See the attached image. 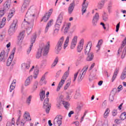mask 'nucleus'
I'll list each match as a JSON object with an SVG mask.
<instances>
[{
    "mask_svg": "<svg viewBox=\"0 0 126 126\" xmlns=\"http://www.w3.org/2000/svg\"><path fill=\"white\" fill-rule=\"evenodd\" d=\"M33 26L34 20H32V21L24 20V22L22 24V27H25V29L26 30L28 35H29V34H31V32H32V28H33Z\"/></svg>",
    "mask_w": 126,
    "mask_h": 126,
    "instance_id": "1",
    "label": "nucleus"
},
{
    "mask_svg": "<svg viewBox=\"0 0 126 126\" xmlns=\"http://www.w3.org/2000/svg\"><path fill=\"white\" fill-rule=\"evenodd\" d=\"M50 42H48L47 44L45 45L42 49H38V51L36 54V59H40L42 55V52H43V56L45 57L48 55L49 53V50H50Z\"/></svg>",
    "mask_w": 126,
    "mask_h": 126,
    "instance_id": "2",
    "label": "nucleus"
},
{
    "mask_svg": "<svg viewBox=\"0 0 126 126\" xmlns=\"http://www.w3.org/2000/svg\"><path fill=\"white\" fill-rule=\"evenodd\" d=\"M36 11L28 10L25 15V21H34V17L36 16Z\"/></svg>",
    "mask_w": 126,
    "mask_h": 126,
    "instance_id": "3",
    "label": "nucleus"
},
{
    "mask_svg": "<svg viewBox=\"0 0 126 126\" xmlns=\"http://www.w3.org/2000/svg\"><path fill=\"white\" fill-rule=\"evenodd\" d=\"M11 4V2L10 0H8L5 2L3 5V7L1 8L0 10V18L2 17L4 15V13L6 12L9 8H10V5Z\"/></svg>",
    "mask_w": 126,
    "mask_h": 126,
    "instance_id": "4",
    "label": "nucleus"
},
{
    "mask_svg": "<svg viewBox=\"0 0 126 126\" xmlns=\"http://www.w3.org/2000/svg\"><path fill=\"white\" fill-rule=\"evenodd\" d=\"M63 41H64V38L63 36H62L55 47V52L57 54H59L60 52L62 50V48H63Z\"/></svg>",
    "mask_w": 126,
    "mask_h": 126,
    "instance_id": "5",
    "label": "nucleus"
},
{
    "mask_svg": "<svg viewBox=\"0 0 126 126\" xmlns=\"http://www.w3.org/2000/svg\"><path fill=\"white\" fill-rule=\"evenodd\" d=\"M17 24V20L15 19L13 21V23L10 26V28L8 30V34L10 36L12 35H13L14 33H15V31L16 30V26Z\"/></svg>",
    "mask_w": 126,
    "mask_h": 126,
    "instance_id": "6",
    "label": "nucleus"
},
{
    "mask_svg": "<svg viewBox=\"0 0 126 126\" xmlns=\"http://www.w3.org/2000/svg\"><path fill=\"white\" fill-rule=\"evenodd\" d=\"M63 117L62 115H57L54 120V126H61L63 124Z\"/></svg>",
    "mask_w": 126,
    "mask_h": 126,
    "instance_id": "7",
    "label": "nucleus"
},
{
    "mask_svg": "<svg viewBox=\"0 0 126 126\" xmlns=\"http://www.w3.org/2000/svg\"><path fill=\"white\" fill-rule=\"evenodd\" d=\"M27 121H31V118L29 112L26 111L24 114V118L21 121V125L24 126Z\"/></svg>",
    "mask_w": 126,
    "mask_h": 126,
    "instance_id": "8",
    "label": "nucleus"
},
{
    "mask_svg": "<svg viewBox=\"0 0 126 126\" xmlns=\"http://www.w3.org/2000/svg\"><path fill=\"white\" fill-rule=\"evenodd\" d=\"M99 13H96L93 16V20H92V24L93 26L94 27L97 26V24H98V21H99Z\"/></svg>",
    "mask_w": 126,
    "mask_h": 126,
    "instance_id": "9",
    "label": "nucleus"
},
{
    "mask_svg": "<svg viewBox=\"0 0 126 126\" xmlns=\"http://www.w3.org/2000/svg\"><path fill=\"white\" fill-rule=\"evenodd\" d=\"M37 38V36L36 35V34L34 33V35L32 37L31 39V44L30 46V48L27 50V53L28 55H29L30 54V52H31V50H32V48L33 47V44L35 43V41H36V38Z\"/></svg>",
    "mask_w": 126,
    "mask_h": 126,
    "instance_id": "10",
    "label": "nucleus"
},
{
    "mask_svg": "<svg viewBox=\"0 0 126 126\" xmlns=\"http://www.w3.org/2000/svg\"><path fill=\"white\" fill-rule=\"evenodd\" d=\"M8 57V52L3 51L0 54V62H5L6 58Z\"/></svg>",
    "mask_w": 126,
    "mask_h": 126,
    "instance_id": "11",
    "label": "nucleus"
},
{
    "mask_svg": "<svg viewBox=\"0 0 126 126\" xmlns=\"http://www.w3.org/2000/svg\"><path fill=\"white\" fill-rule=\"evenodd\" d=\"M15 53V48H13L12 51L11 55L9 56V58L7 61V66H9L11 63H12V60H13V58L14 57V54Z\"/></svg>",
    "mask_w": 126,
    "mask_h": 126,
    "instance_id": "12",
    "label": "nucleus"
},
{
    "mask_svg": "<svg viewBox=\"0 0 126 126\" xmlns=\"http://www.w3.org/2000/svg\"><path fill=\"white\" fill-rule=\"evenodd\" d=\"M83 107V105H82V104H80V105H78L76 108V109L75 111V114L76 115L75 118L76 120L78 119L79 113H80V112H81V109H82Z\"/></svg>",
    "mask_w": 126,
    "mask_h": 126,
    "instance_id": "13",
    "label": "nucleus"
},
{
    "mask_svg": "<svg viewBox=\"0 0 126 126\" xmlns=\"http://www.w3.org/2000/svg\"><path fill=\"white\" fill-rule=\"evenodd\" d=\"M25 33V31H22L20 32L19 36H18V44L20 45L22 43V40L24 39V34Z\"/></svg>",
    "mask_w": 126,
    "mask_h": 126,
    "instance_id": "14",
    "label": "nucleus"
},
{
    "mask_svg": "<svg viewBox=\"0 0 126 126\" xmlns=\"http://www.w3.org/2000/svg\"><path fill=\"white\" fill-rule=\"evenodd\" d=\"M75 6V1L73 0V2L70 4L68 8V13H69V14H71V13H72V11H73V9H74Z\"/></svg>",
    "mask_w": 126,
    "mask_h": 126,
    "instance_id": "15",
    "label": "nucleus"
},
{
    "mask_svg": "<svg viewBox=\"0 0 126 126\" xmlns=\"http://www.w3.org/2000/svg\"><path fill=\"white\" fill-rule=\"evenodd\" d=\"M77 43V36H75L73 38L72 42L71 43L70 49H71V50H73V49L75 48V46H76Z\"/></svg>",
    "mask_w": 126,
    "mask_h": 126,
    "instance_id": "16",
    "label": "nucleus"
},
{
    "mask_svg": "<svg viewBox=\"0 0 126 126\" xmlns=\"http://www.w3.org/2000/svg\"><path fill=\"white\" fill-rule=\"evenodd\" d=\"M30 67V63H23L22 64V69L23 71L25 72L29 69Z\"/></svg>",
    "mask_w": 126,
    "mask_h": 126,
    "instance_id": "17",
    "label": "nucleus"
},
{
    "mask_svg": "<svg viewBox=\"0 0 126 126\" xmlns=\"http://www.w3.org/2000/svg\"><path fill=\"white\" fill-rule=\"evenodd\" d=\"M33 79V76L31 75L29 76L26 80L25 82V86H29L30 84H31V82Z\"/></svg>",
    "mask_w": 126,
    "mask_h": 126,
    "instance_id": "18",
    "label": "nucleus"
},
{
    "mask_svg": "<svg viewBox=\"0 0 126 126\" xmlns=\"http://www.w3.org/2000/svg\"><path fill=\"white\" fill-rule=\"evenodd\" d=\"M52 14V13L51 12H49L48 13H46L45 15L44 16L43 19L41 20V21H44V22H47L48 20H49V19L50 18V16H51Z\"/></svg>",
    "mask_w": 126,
    "mask_h": 126,
    "instance_id": "19",
    "label": "nucleus"
},
{
    "mask_svg": "<svg viewBox=\"0 0 126 126\" xmlns=\"http://www.w3.org/2000/svg\"><path fill=\"white\" fill-rule=\"evenodd\" d=\"M107 0H100L97 5L98 9H102V7H104V5H105V2H106Z\"/></svg>",
    "mask_w": 126,
    "mask_h": 126,
    "instance_id": "20",
    "label": "nucleus"
},
{
    "mask_svg": "<svg viewBox=\"0 0 126 126\" xmlns=\"http://www.w3.org/2000/svg\"><path fill=\"white\" fill-rule=\"evenodd\" d=\"M92 47V44L91 43H88L87 46L86 47V48L85 49V55H87L88 54H90V51H91V47Z\"/></svg>",
    "mask_w": 126,
    "mask_h": 126,
    "instance_id": "21",
    "label": "nucleus"
},
{
    "mask_svg": "<svg viewBox=\"0 0 126 126\" xmlns=\"http://www.w3.org/2000/svg\"><path fill=\"white\" fill-rule=\"evenodd\" d=\"M53 22H54V20L53 19L50 20L48 22L45 29V33H47V32H48V31L49 30V28L51 27V26L53 25Z\"/></svg>",
    "mask_w": 126,
    "mask_h": 126,
    "instance_id": "22",
    "label": "nucleus"
},
{
    "mask_svg": "<svg viewBox=\"0 0 126 126\" xmlns=\"http://www.w3.org/2000/svg\"><path fill=\"white\" fill-rule=\"evenodd\" d=\"M88 55L87 57V61L88 62H91V61L93 60V59H94V53H90L88 54H86Z\"/></svg>",
    "mask_w": 126,
    "mask_h": 126,
    "instance_id": "23",
    "label": "nucleus"
},
{
    "mask_svg": "<svg viewBox=\"0 0 126 126\" xmlns=\"http://www.w3.org/2000/svg\"><path fill=\"white\" fill-rule=\"evenodd\" d=\"M65 29L63 31V33L64 34H66L69 31V29L70 28V23H68L67 24L65 23Z\"/></svg>",
    "mask_w": 126,
    "mask_h": 126,
    "instance_id": "24",
    "label": "nucleus"
},
{
    "mask_svg": "<svg viewBox=\"0 0 126 126\" xmlns=\"http://www.w3.org/2000/svg\"><path fill=\"white\" fill-rule=\"evenodd\" d=\"M116 95V92L114 91V90H112L110 94L109 100L110 102H113L114 101V97Z\"/></svg>",
    "mask_w": 126,
    "mask_h": 126,
    "instance_id": "25",
    "label": "nucleus"
},
{
    "mask_svg": "<svg viewBox=\"0 0 126 126\" xmlns=\"http://www.w3.org/2000/svg\"><path fill=\"white\" fill-rule=\"evenodd\" d=\"M63 15L60 14L57 18L56 23H58V24H62V22H63Z\"/></svg>",
    "mask_w": 126,
    "mask_h": 126,
    "instance_id": "26",
    "label": "nucleus"
},
{
    "mask_svg": "<svg viewBox=\"0 0 126 126\" xmlns=\"http://www.w3.org/2000/svg\"><path fill=\"white\" fill-rule=\"evenodd\" d=\"M88 6V3H86L85 4L83 3L82 8V15H83V14H84V13L86 12V9L87 8Z\"/></svg>",
    "mask_w": 126,
    "mask_h": 126,
    "instance_id": "27",
    "label": "nucleus"
},
{
    "mask_svg": "<svg viewBox=\"0 0 126 126\" xmlns=\"http://www.w3.org/2000/svg\"><path fill=\"white\" fill-rule=\"evenodd\" d=\"M118 73H119V70H118V69L116 68L115 70L114 74L112 76V78L111 79L112 82H114V81H115V80L116 79V78H117V76L118 75Z\"/></svg>",
    "mask_w": 126,
    "mask_h": 126,
    "instance_id": "28",
    "label": "nucleus"
},
{
    "mask_svg": "<svg viewBox=\"0 0 126 126\" xmlns=\"http://www.w3.org/2000/svg\"><path fill=\"white\" fill-rule=\"evenodd\" d=\"M45 91H42L39 93V96L41 101H44V99H45Z\"/></svg>",
    "mask_w": 126,
    "mask_h": 126,
    "instance_id": "29",
    "label": "nucleus"
},
{
    "mask_svg": "<svg viewBox=\"0 0 126 126\" xmlns=\"http://www.w3.org/2000/svg\"><path fill=\"white\" fill-rule=\"evenodd\" d=\"M71 84V79L70 78L68 79L67 81L66 84L64 87V90H67V88L70 86V84Z\"/></svg>",
    "mask_w": 126,
    "mask_h": 126,
    "instance_id": "30",
    "label": "nucleus"
},
{
    "mask_svg": "<svg viewBox=\"0 0 126 126\" xmlns=\"http://www.w3.org/2000/svg\"><path fill=\"white\" fill-rule=\"evenodd\" d=\"M69 42V36H67V37H66V38L65 40V42L64 43V44H63V49H64V50H65L66 47L68 45Z\"/></svg>",
    "mask_w": 126,
    "mask_h": 126,
    "instance_id": "31",
    "label": "nucleus"
},
{
    "mask_svg": "<svg viewBox=\"0 0 126 126\" xmlns=\"http://www.w3.org/2000/svg\"><path fill=\"white\" fill-rule=\"evenodd\" d=\"M15 83H16V80H14L10 86V92H11L12 90H14L15 85L13 84H15Z\"/></svg>",
    "mask_w": 126,
    "mask_h": 126,
    "instance_id": "32",
    "label": "nucleus"
},
{
    "mask_svg": "<svg viewBox=\"0 0 126 126\" xmlns=\"http://www.w3.org/2000/svg\"><path fill=\"white\" fill-rule=\"evenodd\" d=\"M62 104H63V106L66 109V110H68V108H69V103L67 101H61Z\"/></svg>",
    "mask_w": 126,
    "mask_h": 126,
    "instance_id": "33",
    "label": "nucleus"
},
{
    "mask_svg": "<svg viewBox=\"0 0 126 126\" xmlns=\"http://www.w3.org/2000/svg\"><path fill=\"white\" fill-rule=\"evenodd\" d=\"M49 105L51 106V104H49V98H46L45 99L43 102V108H47V107H48Z\"/></svg>",
    "mask_w": 126,
    "mask_h": 126,
    "instance_id": "34",
    "label": "nucleus"
},
{
    "mask_svg": "<svg viewBox=\"0 0 126 126\" xmlns=\"http://www.w3.org/2000/svg\"><path fill=\"white\" fill-rule=\"evenodd\" d=\"M109 114H110V109L107 108L103 114V118H104V119H107V118L109 117Z\"/></svg>",
    "mask_w": 126,
    "mask_h": 126,
    "instance_id": "35",
    "label": "nucleus"
},
{
    "mask_svg": "<svg viewBox=\"0 0 126 126\" xmlns=\"http://www.w3.org/2000/svg\"><path fill=\"white\" fill-rule=\"evenodd\" d=\"M103 41L102 40V39H100L99 40L98 43L97 44V45H96V53H98V52H99V50H100V48H101V45H102V43Z\"/></svg>",
    "mask_w": 126,
    "mask_h": 126,
    "instance_id": "36",
    "label": "nucleus"
},
{
    "mask_svg": "<svg viewBox=\"0 0 126 126\" xmlns=\"http://www.w3.org/2000/svg\"><path fill=\"white\" fill-rule=\"evenodd\" d=\"M68 74H69L68 71H66L64 73L63 76L62 77L61 80H64V81L65 82V80L67 78L68 76Z\"/></svg>",
    "mask_w": 126,
    "mask_h": 126,
    "instance_id": "37",
    "label": "nucleus"
},
{
    "mask_svg": "<svg viewBox=\"0 0 126 126\" xmlns=\"http://www.w3.org/2000/svg\"><path fill=\"white\" fill-rule=\"evenodd\" d=\"M58 63H59V57H56L51 65V67L52 68L55 67V66L57 65V64Z\"/></svg>",
    "mask_w": 126,
    "mask_h": 126,
    "instance_id": "38",
    "label": "nucleus"
},
{
    "mask_svg": "<svg viewBox=\"0 0 126 126\" xmlns=\"http://www.w3.org/2000/svg\"><path fill=\"white\" fill-rule=\"evenodd\" d=\"M88 69V66H85L81 71V73H82V75H85L86 73V71Z\"/></svg>",
    "mask_w": 126,
    "mask_h": 126,
    "instance_id": "39",
    "label": "nucleus"
},
{
    "mask_svg": "<svg viewBox=\"0 0 126 126\" xmlns=\"http://www.w3.org/2000/svg\"><path fill=\"white\" fill-rule=\"evenodd\" d=\"M5 20H6V18H3L2 21L0 22V29L2 28L3 26H4V25L5 24Z\"/></svg>",
    "mask_w": 126,
    "mask_h": 126,
    "instance_id": "40",
    "label": "nucleus"
},
{
    "mask_svg": "<svg viewBox=\"0 0 126 126\" xmlns=\"http://www.w3.org/2000/svg\"><path fill=\"white\" fill-rule=\"evenodd\" d=\"M85 75H82V73L80 72V75L78 77V82H81L82 81V80L83 79V77H84Z\"/></svg>",
    "mask_w": 126,
    "mask_h": 126,
    "instance_id": "41",
    "label": "nucleus"
},
{
    "mask_svg": "<svg viewBox=\"0 0 126 126\" xmlns=\"http://www.w3.org/2000/svg\"><path fill=\"white\" fill-rule=\"evenodd\" d=\"M38 82L35 81L33 84V86L32 88V91H36V90L37 89V88H38Z\"/></svg>",
    "mask_w": 126,
    "mask_h": 126,
    "instance_id": "42",
    "label": "nucleus"
},
{
    "mask_svg": "<svg viewBox=\"0 0 126 126\" xmlns=\"http://www.w3.org/2000/svg\"><path fill=\"white\" fill-rule=\"evenodd\" d=\"M121 120H122V121H124V120L126 119V113L124 112L121 114L120 117Z\"/></svg>",
    "mask_w": 126,
    "mask_h": 126,
    "instance_id": "43",
    "label": "nucleus"
},
{
    "mask_svg": "<svg viewBox=\"0 0 126 126\" xmlns=\"http://www.w3.org/2000/svg\"><path fill=\"white\" fill-rule=\"evenodd\" d=\"M26 10H27V6L23 5L21 9V12H22V13H24Z\"/></svg>",
    "mask_w": 126,
    "mask_h": 126,
    "instance_id": "44",
    "label": "nucleus"
},
{
    "mask_svg": "<svg viewBox=\"0 0 126 126\" xmlns=\"http://www.w3.org/2000/svg\"><path fill=\"white\" fill-rule=\"evenodd\" d=\"M82 50H83V46L81 45H78L77 47V52L78 53H81Z\"/></svg>",
    "mask_w": 126,
    "mask_h": 126,
    "instance_id": "45",
    "label": "nucleus"
},
{
    "mask_svg": "<svg viewBox=\"0 0 126 126\" xmlns=\"http://www.w3.org/2000/svg\"><path fill=\"white\" fill-rule=\"evenodd\" d=\"M33 74H34L33 77L34 79H36V78H37V75L39 74V70L37 69H34Z\"/></svg>",
    "mask_w": 126,
    "mask_h": 126,
    "instance_id": "46",
    "label": "nucleus"
},
{
    "mask_svg": "<svg viewBox=\"0 0 126 126\" xmlns=\"http://www.w3.org/2000/svg\"><path fill=\"white\" fill-rule=\"evenodd\" d=\"M14 12H15V11H12L9 13L8 15V20L11 19V18L13 16V13H14Z\"/></svg>",
    "mask_w": 126,
    "mask_h": 126,
    "instance_id": "47",
    "label": "nucleus"
},
{
    "mask_svg": "<svg viewBox=\"0 0 126 126\" xmlns=\"http://www.w3.org/2000/svg\"><path fill=\"white\" fill-rule=\"evenodd\" d=\"M31 99H32V95H30L27 99V103L28 105L31 103Z\"/></svg>",
    "mask_w": 126,
    "mask_h": 126,
    "instance_id": "48",
    "label": "nucleus"
},
{
    "mask_svg": "<svg viewBox=\"0 0 126 126\" xmlns=\"http://www.w3.org/2000/svg\"><path fill=\"white\" fill-rule=\"evenodd\" d=\"M126 46L125 47L122 52V55L121 56L122 59H125V57H126Z\"/></svg>",
    "mask_w": 126,
    "mask_h": 126,
    "instance_id": "49",
    "label": "nucleus"
},
{
    "mask_svg": "<svg viewBox=\"0 0 126 126\" xmlns=\"http://www.w3.org/2000/svg\"><path fill=\"white\" fill-rule=\"evenodd\" d=\"M48 74V72H46L42 77L41 79H40V81L39 82V83H42L43 81L45 80V78L46 77V75Z\"/></svg>",
    "mask_w": 126,
    "mask_h": 126,
    "instance_id": "50",
    "label": "nucleus"
},
{
    "mask_svg": "<svg viewBox=\"0 0 126 126\" xmlns=\"http://www.w3.org/2000/svg\"><path fill=\"white\" fill-rule=\"evenodd\" d=\"M46 64H47V60L44 59L42 61L41 63L40 64L41 66H46Z\"/></svg>",
    "mask_w": 126,
    "mask_h": 126,
    "instance_id": "51",
    "label": "nucleus"
},
{
    "mask_svg": "<svg viewBox=\"0 0 126 126\" xmlns=\"http://www.w3.org/2000/svg\"><path fill=\"white\" fill-rule=\"evenodd\" d=\"M30 0H25L23 5H25L26 6H28V5H29V3H30Z\"/></svg>",
    "mask_w": 126,
    "mask_h": 126,
    "instance_id": "52",
    "label": "nucleus"
},
{
    "mask_svg": "<svg viewBox=\"0 0 126 126\" xmlns=\"http://www.w3.org/2000/svg\"><path fill=\"white\" fill-rule=\"evenodd\" d=\"M59 31H60V30L55 29L53 33V36H57L59 34Z\"/></svg>",
    "mask_w": 126,
    "mask_h": 126,
    "instance_id": "53",
    "label": "nucleus"
},
{
    "mask_svg": "<svg viewBox=\"0 0 126 126\" xmlns=\"http://www.w3.org/2000/svg\"><path fill=\"white\" fill-rule=\"evenodd\" d=\"M61 25H62V24L56 23V24L55 25V29H58V30H60Z\"/></svg>",
    "mask_w": 126,
    "mask_h": 126,
    "instance_id": "54",
    "label": "nucleus"
},
{
    "mask_svg": "<svg viewBox=\"0 0 126 126\" xmlns=\"http://www.w3.org/2000/svg\"><path fill=\"white\" fill-rule=\"evenodd\" d=\"M64 82H65L64 80H61V81L59 82L58 85H59V86H61L63 87V84H64Z\"/></svg>",
    "mask_w": 126,
    "mask_h": 126,
    "instance_id": "55",
    "label": "nucleus"
},
{
    "mask_svg": "<svg viewBox=\"0 0 126 126\" xmlns=\"http://www.w3.org/2000/svg\"><path fill=\"white\" fill-rule=\"evenodd\" d=\"M78 97H79V92H76V93L74 96V99H78Z\"/></svg>",
    "mask_w": 126,
    "mask_h": 126,
    "instance_id": "56",
    "label": "nucleus"
},
{
    "mask_svg": "<svg viewBox=\"0 0 126 126\" xmlns=\"http://www.w3.org/2000/svg\"><path fill=\"white\" fill-rule=\"evenodd\" d=\"M79 71H80V70H79V71L74 75V79L73 80V82H74V81H75V80H76V78H77V75H78Z\"/></svg>",
    "mask_w": 126,
    "mask_h": 126,
    "instance_id": "57",
    "label": "nucleus"
},
{
    "mask_svg": "<svg viewBox=\"0 0 126 126\" xmlns=\"http://www.w3.org/2000/svg\"><path fill=\"white\" fill-rule=\"evenodd\" d=\"M117 114H118V111L117 109H114L112 111V115L113 117H115V116H117Z\"/></svg>",
    "mask_w": 126,
    "mask_h": 126,
    "instance_id": "58",
    "label": "nucleus"
},
{
    "mask_svg": "<svg viewBox=\"0 0 126 126\" xmlns=\"http://www.w3.org/2000/svg\"><path fill=\"white\" fill-rule=\"evenodd\" d=\"M103 19L104 21H107L108 20V16L106 15V13H104L103 16Z\"/></svg>",
    "mask_w": 126,
    "mask_h": 126,
    "instance_id": "59",
    "label": "nucleus"
},
{
    "mask_svg": "<svg viewBox=\"0 0 126 126\" xmlns=\"http://www.w3.org/2000/svg\"><path fill=\"white\" fill-rule=\"evenodd\" d=\"M78 58L79 60H82V59L84 58V55H83V53L79 54Z\"/></svg>",
    "mask_w": 126,
    "mask_h": 126,
    "instance_id": "60",
    "label": "nucleus"
},
{
    "mask_svg": "<svg viewBox=\"0 0 126 126\" xmlns=\"http://www.w3.org/2000/svg\"><path fill=\"white\" fill-rule=\"evenodd\" d=\"M51 108V105L47 106V108L46 109V112L47 114L50 113V109Z\"/></svg>",
    "mask_w": 126,
    "mask_h": 126,
    "instance_id": "61",
    "label": "nucleus"
},
{
    "mask_svg": "<svg viewBox=\"0 0 126 126\" xmlns=\"http://www.w3.org/2000/svg\"><path fill=\"white\" fill-rule=\"evenodd\" d=\"M107 9H108V12L110 13V12H111V9H112V5L108 4Z\"/></svg>",
    "mask_w": 126,
    "mask_h": 126,
    "instance_id": "62",
    "label": "nucleus"
},
{
    "mask_svg": "<svg viewBox=\"0 0 126 126\" xmlns=\"http://www.w3.org/2000/svg\"><path fill=\"white\" fill-rule=\"evenodd\" d=\"M126 74H124L123 73H122V75L121 76V78L122 80H124L126 78Z\"/></svg>",
    "mask_w": 126,
    "mask_h": 126,
    "instance_id": "63",
    "label": "nucleus"
},
{
    "mask_svg": "<svg viewBox=\"0 0 126 126\" xmlns=\"http://www.w3.org/2000/svg\"><path fill=\"white\" fill-rule=\"evenodd\" d=\"M6 126H15V125L14 124V123H12L11 122H8V123H7Z\"/></svg>",
    "mask_w": 126,
    "mask_h": 126,
    "instance_id": "64",
    "label": "nucleus"
}]
</instances>
